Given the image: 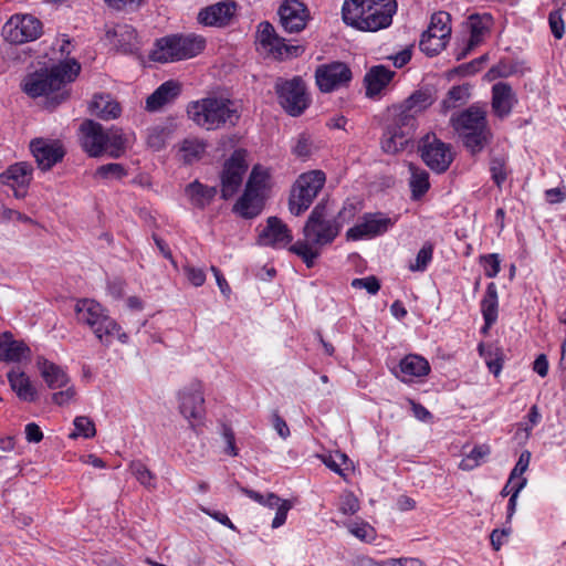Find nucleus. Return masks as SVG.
<instances>
[{"instance_id": "obj_1", "label": "nucleus", "mask_w": 566, "mask_h": 566, "mask_svg": "<svg viewBox=\"0 0 566 566\" xmlns=\"http://www.w3.org/2000/svg\"><path fill=\"white\" fill-rule=\"evenodd\" d=\"M431 104L432 98L428 92L416 91L400 105L394 106L384 127L381 149L391 155L403 150L416 130L417 116Z\"/></svg>"}, {"instance_id": "obj_2", "label": "nucleus", "mask_w": 566, "mask_h": 566, "mask_svg": "<svg viewBox=\"0 0 566 566\" xmlns=\"http://www.w3.org/2000/svg\"><path fill=\"white\" fill-rule=\"evenodd\" d=\"M81 65L66 61L24 76L21 88L30 97L44 96L48 107H56L70 96L69 84L78 75Z\"/></svg>"}, {"instance_id": "obj_3", "label": "nucleus", "mask_w": 566, "mask_h": 566, "mask_svg": "<svg viewBox=\"0 0 566 566\" xmlns=\"http://www.w3.org/2000/svg\"><path fill=\"white\" fill-rule=\"evenodd\" d=\"M342 224L327 218L326 202H318L308 216L304 228V240L290 245V251L300 256L308 269L313 268L321 254V248L331 244L339 234Z\"/></svg>"}, {"instance_id": "obj_4", "label": "nucleus", "mask_w": 566, "mask_h": 566, "mask_svg": "<svg viewBox=\"0 0 566 566\" xmlns=\"http://www.w3.org/2000/svg\"><path fill=\"white\" fill-rule=\"evenodd\" d=\"M396 11V0H346L342 15L348 25L361 31L376 32L391 24Z\"/></svg>"}, {"instance_id": "obj_5", "label": "nucleus", "mask_w": 566, "mask_h": 566, "mask_svg": "<svg viewBox=\"0 0 566 566\" xmlns=\"http://www.w3.org/2000/svg\"><path fill=\"white\" fill-rule=\"evenodd\" d=\"M187 116L206 130L235 126L240 119L237 104L223 97H205L192 101L187 106Z\"/></svg>"}, {"instance_id": "obj_6", "label": "nucleus", "mask_w": 566, "mask_h": 566, "mask_svg": "<svg viewBox=\"0 0 566 566\" xmlns=\"http://www.w3.org/2000/svg\"><path fill=\"white\" fill-rule=\"evenodd\" d=\"M451 124L467 150L473 156L480 154L492 140L486 111L482 106L473 104L454 114Z\"/></svg>"}, {"instance_id": "obj_7", "label": "nucleus", "mask_w": 566, "mask_h": 566, "mask_svg": "<svg viewBox=\"0 0 566 566\" xmlns=\"http://www.w3.org/2000/svg\"><path fill=\"white\" fill-rule=\"evenodd\" d=\"M80 133L81 146L91 157L108 154L118 158L125 153L128 138L118 127L105 129L99 123L85 119L80 126Z\"/></svg>"}, {"instance_id": "obj_8", "label": "nucleus", "mask_w": 566, "mask_h": 566, "mask_svg": "<svg viewBox=\"0 0 566 566\" xmlns=\"http://www.w3.org/2000/svg\"><path fill=\"white\" fill-rule=\"evenodd\" d=\"M75 314L78 323L87 325L96 338L105 345H109L115 337L122 343L127 335L120 333V326L109 317L102 305L93 300H80L75 305Z\"/></svg>"}, {"instance_id": "obj_9", "label": "nucleus", "mask_w": 566, "mask_h": 566, "mask_svg": "<svg viewBox=\"0 0 566 566\" xmlns=\"http://www.w3.org/2000/svg\"><path fill=\"white\" fill-rule=\"evenodd\" d=\"M206 40L197 34H170L157 39L149 54L154 62L168 63L195 57L203 51Z\"/></svg>"}, {"instance_id": "obj_10", "label": "nucleus", "mask_w": 566, "mask_h": 566, "mask_svg": "<svg viewBox=\"0 0 566 566\" xmlns=\"http://www.w3.org/2000/svg\"><path fill=\"white\" fill-rule=\"evenodd\" d=\"M326 182V175L322 170H310L297 177L292 186L289 198V210L294 216L305 212Z\"/></svg>"}, {"instance_id": "obj_11", "label": "nucleus", "mask_w": 566, "mask_h": 566, "mask_svg": "<svg viewBox=\"0 0 566 566\" xmlns=\"http://www.w3.org/2000/svg\"><path fill=\"white\" fill-rule=\"evenodd\" d=\"M255 43L268 55L276 60L297 57L305 51L302 45L287 44L269 21H262L258 24Z\"/></svg>"}, {"instance_id": "obj_12", "label": "nucleus", "mask_w": 566, "mask_h": 566, "mask_svg": "<svg viewBox=\"0 0 566 566\" xmlns=\"http://www.w3.org/2000/svg\"><path fill=\"white\" fill-rule=\"evenodd\" d=\"M279 104L291 116H300L310 105L306 85L300 76L279 80L275 84Z\"/></svg>"}, {"instance_id": "obj_13", "label": "nucleus", "mask_w": 566, "mask_h": 566, "mask_svg": "<svg viewBox=\"0 0 566 566\" xmlns=\"http://www.w3.org/2000/svg\"><path fill=\"white\" fill-rule=\"evenodd\" d=\"M42 33V22L32 14H14L2 27L3 39L12 44L34 41Z\"/></svg>"}, {"instance_id": "obj_14", "label": "nucleus", "mask_w": 566, "mask_h": 566, "mask_svg": "<svg viewBox=\"0 0 566 566\" xmlns=\"http://www.w3.org/2000/svg\"><path fill=\"white\" fill-rule=\"evenodd\" d=\"M398 221V216H388L384 212L365 213L360 221L346 232L347 240L371 239L385 234Z\"/></svg>"}, {"instance_id": "obj_15", "label": "nucleus", "mask_w": 566, "mask_h": 566, "mask_svg": "<svg viewBox=\"0 0 566 566\" xmlns=\"http://www.w3.org/2000/svg\"><path fill=\"white\" fill-rule=\"evenodd\" d=\"M352 78L350 67L340 61L321 64L315 70L316 85L323 93H331L342 87H347Z\"/></svg>"}, {"instance_id": "obj_16", "label": "nucleus", "mask_w": 566, "mask_h": 566, "mask_svg": "<svg viewBox=\"0 0 566 566\" xmlns=\"http://www.w3.org/2000/svg\"><path fill=\"white\" fill-rule=\"evenodd\" d=\"M421 158L433 171L444 172L451 165L453 156L450 146L436 135H427L421 140Z\"/></svg>"}, {"instance_id": "obj_17", "label": "nucleus", "mask_w": 566, "mask_h": 566, "mask_svg": "<svg viewBox=\"0 0 566 566\" xmlns=\"http://www.w3.org/2000/svg\"><path fill=\"white\" fill-rule=\"evenodd\" d=\"M178 409L191 427L192 420L200 419L205 412L203 389L200 380L193 379L178 391Z\"/></svg>"}, {"instance_id": "obj_18", "label": "nucleus", "mask_w": 566, "mask_h": 566, "mask_svg": "<svg viewBox=\"0 0 566 566\" xmlns=\"http://www.w3.org/2000/svg\"><path fill=\"white\" fill-rule=\"evenodd\" d=\"M247 168L243 150H235L226 161L221 175V197L224 200H228L238 191Z\"/></svg>"}, {"instance_id": "obj_19", "label": "nucleus", "mask_w": 566, "mask_h": 566, "mask_svg": "<svg viewBox=\"0 0 566 566\" xmlns=\"http://www.w3.org/2000/svg\"><path fill=\"white\" fill-rule=\"evenodd\" d=\"M277 14L281 27L287 33H300L311 19L307 7L300 0H285Z\"/></svg>"}, {"instance_id": "obj_20", "label": "nucleus", "mask_w": 566, "mask_h": 566, "mask_svg": "<svg viewBox=\"0 0 566 566\" xmlns=\"http://www.w3.org/2000/svg\"><path fill=\"white\" fill-rule=\"evenodd\" d=\"M30 149L38 167L43 171L50 170L65 156V149L59 139L34 138L30 143Z\"/></svg>"}, {"instance_id": "obj_21", "label": "nucleus", "mask_w": 566, "mask_h": 566, "mask_svg": "<svg viewBox=\"0 0 566 566\" xmlns=\"http://www.w3.org/2000/svg\"><path fill=\"white\" fill-rule=\"evenodd\" d=\"M237 8L238 4L232 0L208 6L199 11L198 21L208 27H227L235 15Z\"/></svg>"}, {"instance_id": "obj_22", "label": "nucleus", "mask_w": 566, "mask_h": 566, "mask_svg": "<svg viewBox=\"0 0 566 566\" xmlns=\"http://www.w3.org/2000/svg\"><path fill=\"white\" fill-rule=\"evenodd\" d=\"M292 240L291 230L277 217H270L266 226L259 234L260 243L272 248H285Z\"/></svg>"}, {"instance_id": "obj_23", "label": "nucleus", "mask_w": 566, "mask_h": 566, "mask_svg": "<svg viewBox=\"0 0 566 566\" xmlns=\"http://www.w3.org/2000/svg\"><path fill=\"white\" fill-rule=\"evenodd\" d=\"M32 179V166L28 163H17L11 165L0 175V181L14 190L17 198L25 195V189Z\"/></svg>"}, {"instance_id": "obj_24", "label": "nucleus", "mask_w": 566, "mask_h": 566, "mask_svg": "<svg viewBox=\"0 0 566 566\" xmlns=\"http://www.w3.org/2000/svg\"><path fill=\"white\" fill-rule=\"evenodd\" d=\"M396 72L385 65H374L365 74L364 85L366 96L377 98L392 81Z\"/></svg>"}, {"instance_id": "obj_25", "label": "nucleus", "mask_w": 566, "mask_h": 566, "mask_svg": "<svg viewBox=\"0 0 566 566\" xmlns=\"http://www.w3.org/2000/svg\"><path fill=\"white\" fill-rule=\"evenodd\" d=\"M517 103L516 95L509 83L497 82L492 86V111L499 118L507 117Z\"/></svg>"}, {"instance_id": "obj_26", "label": "nucleus", "mask_w": 566, "mask_h": 566, "mask_svg": "<svg viewBox=\"0 0 566 566\" xmlns=\"http://www.w3.org/2000/svg\"><path fill=\"white\" fill-rule=\"evenodd\" d=\"M429 361L417 354L405 356L400 363L396 376L403 382L412 381L413 378L424 377L430 373Z\"/></svg>"}, {"instance_id": "obj_27", "label": "nucleus", "mask_w": 566, "mask_h": 566, "mask_svg": "<svg viewBox=\"0 0 566 566\" xmlns=\"http://www.w3.org/2000/svg\"><path fill=\"white\" fill-rule=\"evenodd\" d=\"M36 366L41 377L44 379L48 387L51 389L63 388L67 386L71 381L69 375L61 366L43 357L38 358Z\"/></svg>"}, {"instance_id": "obj_28", "label": "nucleus", "mask_w": 566, "mask_h": 566, "mask_svg": "<svg viewBox=\"0 0 566 566\" xmlns=\"http://www.w3.org/2000/svg\"><path fill=\"white\" fill-rule=\"evenodd\" d=\"M264 198L265 195L245 188L243 195L235 202L233 211L245 219L255 218L264 207Z\"/></svg>"}, {"instance_id": "obj_29", "label": "nucleus", "mask_w": 566, "mask_h": 566, "mask_svg": "<svg viewBox=\"0 0 566 566\" xmlns=\"http://www.w3.org/2000/svg\"><path fill=\"white\" fill-rule=\"evenodd\" d=\"M180 94V85L175 81H167L163 83L153 94L146 99V109L156 112L164 105L174 101Z\"/></svg>"}, {"instance_id": "obj_30", "label": "nucleus", "mask_w": 566, "mask_h": 566, "mask_svg": "<svg viewBox=\"0 0 566 566\" xmlns=\"http://www.w3.org/2000/svg\"><path fill=\"white\" fill-rule=\"evenodd\" d=\"M185 193L193 207L205 209L211 203L217 195V188L206 186L198 180H195L186 186Z\"/></svg>"}, {"instance_id": "obj_31", "label": "nucleus", "mask_w": 566, "mask_h": 566, "mask_svg": "<svg viewBox=\"0 0 566 566\" xmlns=\"http://www.w3.org/2000/svg\"><path fill=\"white\" fill-rule=\"evenodd\" d=\"M91 113L103 120L115 119L120 115V105L109 95H95L90 105Z\"/></svg>"}, {"instance_id": "obj_32", "label": "nucleus", "mask_w": 566, "mask_h": 566, "mask_svg": "<svg viewBox=\"0 0 566 566\" xmlns=\"http://www.w3.org/2000/svg\"><path fill=\"white\" fill-rule=\"evenodd\" d=\"M8 380L12 390L23 401H34L36 399V390L32 386L30 378L23 371H10Z\"/></svg>"}, {"instance_id": "obj_33", "label": "nucleus", "mask_w": 566, "mask_h": 566, "mask_svg": "<svg viewBox=\"0 0 566 566\" xmlns=\"http://www.w3.org/2000/svg\"><path fill=\"white\" fill-rule=\"evenodd\" d=\"M30 353V348L23 343L12 340L11 335L6 333L3 335L2 343L0 344V358L10 361H21L27 358Z\"/></svg>"}, {"instance_id": "obj_34", "label": "nucleus", "mask_w": 566, "mask_h": 566, "mask_svg": "<svg viewBox=\"0 0 566 566\" xmlns=\"http://www.w3.org/2000/svg\"><path fill=\"white\" fill-rule=\"evenodd\" d=\"M115 44L125 53H132L137 50V32L128 24H117L113 30Z\"/></svg>"}, {"instance_id": "obj_35", "label": "nucleus", "mask_w": 566, "mask_h": 566, "mask_svg": "<svg viewBox=\"0 0 566 566\" xmlns=\"http://www.w3.org/2000/svg\"><path fill=\"white\" fill-rule=\"evenodd\" d=\"M497 290L495 283L491 282L481 302V311L486 326H491L497 318Z\"/></svg>"}, {"instance_id": "obj_36", "label": "nucleus", "mask_w": 566, "mask_h": 566, "mask_svg": "<svg viewBox=\"0 0 566 566\" xmlns=\"http://www.w3.org/2000/svg\"><path fill=\"white\" fill-rule=\"evenodd\" d=\"M410 180L409 186L412 199H420L430 188L429 174L413 164L409 165Z\"/></svg>"}, {"instance_id": "obj_37", "label": "nucleus", "mask_w": 566, "mask_h": 566, "mask_svg": "<svg viewBox=\"0 0 566 566\" xmlns=\"http://www.w3.org/2000/svg\"><path fill=\"white\" fill-rule=\"evenodd\" d=\"M448 40V38L438 35L436 32L423 31L419 41V48L427 56H436L444 50Z\"/></svg>"}, {"instance_id": "obj_38", "label": "nucleus", "mask_w": 566, "mask_h": 566, "mask_svg": "<svg viewBox=\"0 0 566 566\" xmlns=\"http://www.w3.org/2000/svg\"><path fill=\"white\" fill-rule=\"evenodd\" d=\"M270 178L269 169L256 165L252 168L245 188L264 195L269 188Z\"/></svg>"}, {"instance_id": "obj_39", "label": "nucleus", "mask_w": 566, "mask_h": 566, "mask_svg": "<svg viewBox=\"0 0 566 566\" xmlns=\"http://www.w3.org/2000/svg\"><path fill=\"white\" fill-rule=\"evenodd\" d=\"M234 485L241 493H243L251 500L255 501L256 503H259L263 506H268L270 509H274V507L277 509L279 505L284 501L282 499H280L274 493H268L266 495H262L261 493H259L256 491H253L245 486H242L239 482H235Z\"/></svg>"}, {"instance_id": "obj_40", "label": "nucleus", "mask_w": 566, "mask_h": 566, "mask_svg": "<svg viewBox=\"0 0 566 566\" xmlns=\"http://www.w3.org/2000/svg\"><path fill=\"white\" fill-rule=\"evenodd\" d=\"M129 470L137 481L146 489H156V475L142 461H133L129 464Z\"/></svg>"}, {"instance_id": "obj_41", "label": "nucleus", "mask_w": 566, "mask_h": 566, "mask_svg": "<svg viewBox=\"0 0 566 566\" xmlns=\"http://www.w3.org/2000/svg\"><path fill=\"white\" fill-rule=\"evenodd\" d=\"M451 15L446 11H438L431 15L430 24L426 31L436 32L443 38L451 35Z\"/></svg>"}, {"instance_id": "obj_42", "label": "nucleus", "mask_w": 566, "mask_h": 566, "mask_svg": "<svg viewBox=\"0 0 566 566\" xmlns=\"http://www.w3.org/2000/svg\"><path fill=\"white\" fill-rule=\"evenodd\" d=\"M180 150L182 153L184 161L187 164H192L193 161L200 159L205 153L206 143L198 139H185Z\"/></svg>"}, {"instance_id": "obj_43", "label": "nucleus", "mask_w": 566, "mask_h": 566, "mask_svg": "<svg viewBox=\"0 0 566 566\" xmlns=\"http://www.w3.org/2000/svg\"><path fill=\"white\" fill-rule=\"evenodd\" d=\"M96 434L94 422L86 416H78L74 419V432L70 434L71 439L82 436L85 439L93 438Z\"/></svg>"}, {"instance_id": "obj_44", "label": "nucleus", "mask_w": 566, "mask_h": 566, "mask_svg": "<svg viewBox=\"0 0 566 566\" xmlns=\"http://www.w3.org/2000/svg\"><path fill=\"white\" fill-rule=\"evenodd\" d=\"M433 254V245L429 242H426L422 248L419 250L415 262L409 264V270L412 272H423L428 264L432 260Z\"/></svg>"}, {"instance_id": "obj_45", "label": "nucleus", "mask_w": 566, "mask_h": 566, "mask_svg": "<svg viewBox=\"0 0 566 566\" xmlns=\"http://www.w3.org/2000/svg\"><path fill=\"white\" fill-rule=\"evenodd\" d=\"M469 98V90L465 86H453L447 94L442 104L444 108H455L464 104Z\"/></svg>"}, {"instance_id": "obj_46", "label": "nucleus", "mask_w": 566, "mask_h": 566, "mask_svg": "<svg viewBox=\"0 0 566 566\" xmlns=\"http://www.w3.org/2000/svg\"><path fill=\"white\" fill-rule=\"evenodd\" d=\"M490 453V449L486 446L474 447L471 452L462 459L460 468L462 470H472L480 464V461Z\"/></svg>"}, {"instance_id": "obj_47", "label": "nucleus", "mask_w": 566, "mask_h": 566, "mask_svg": "<svg viewBox=\"0 0 566 566\" xmlns=\"http://www.w3.org/2000/svg\"><path fill=\"white\" fill-rule=\"evenodd\" d=\"M127 171L122 164L109 163L96 169L95 176L103 179H122Z\"/></svg>"}, {"instance_id": "obj_48", "label": "nucleus", "mask_w": 566, "mask_h": 566, "mask_svg": "<svg viewBox=\"0 0 566 566\" xmlns=\"http://www.w3.org/2000/svg\"><path fill=\"white\" fill-rule=\"evenodd\" d=\"M470 25H471V34H470V39H469V50H472L474 46H476L481 42V39L488 28L484 24L483 20L480 19L478 15L470 17Z\"/></svg>"}, {"instance_id": "obj_49", "label": "nucleus", "mask_w": 566, "mask_h": 566, "mask_svg": "<svg viewBox=\"0 0 566 566\" xmlns=\"http://www.w3.org/2000/svg\"><path fill=\"white\" fill-rule=\"evenodd\" d=\"M490 171L492 180L496 184L497 187H501L502 184L506 180V167L504 158H492L490 163Z\"/></svg>"}, {"instance_id": "obj_50", "label": "nucleus", "mask_w": 566, "mask_h": 566, "mask_svg": "<svg viewBox=\"0 0 566 566\" xmlns=\"http://www.w3.org/2000/svg\"><path fill=\"white\" fill-rule=\"evenodd\" d=\"M359 510V502L352 492H345L339 499V511L345 515L355 514Z\"/></svg>"}, {"instance_id": "obj_51", "label": "nucleus", "mask_w": 566, "mask_h": 566, "mask_svg": "<svg viewBox=\"0 0 566 566\" xmlns=\"http://www.w3.org/2000/svg\"><path fill=\"white\" fill-rule=\"evenodd\" d=\"M324 463L332 471L343 476L344 473L342 465H345V469H348L350 461L345 453L337 452L335 455H329L328 458L324 459Z\"/></svg>"}, {"instance_id": "obj_52", "label": "nucleus", "mask_w": 566, "mask_h": 566, "mask_svg": "<svg viewBox=\"0 0 566 566\" xmlns=\"http://www.w3.org/2000/svg\"><path fill=\"white\" fill-rule=\"evenodd\" d=\"M166 144V132L164 128L157 126L148 130L147 145L154 150L161 149Z\"/></svg>"}, {"instance_id": "obj_53", "label": "nucleus", "mask_w": 566, "mask_h": 566, "mask_svg": "<svg viewBox=\"0 0 566 566\" xmlns=\"http://www.w3.org/2000/svg\"><path fill=\"white\" fill-rule=\"evenodd\" d=\"M352 286L354 289H365L371 295L377 294L380 290L379 280L374 275L361 279H354L352 281Z\"/></svg>"}, {"instance_id": "obj_54", "label": "nucleus", "mask_w": 566, "mask_h": 566, "mask_svg": "<svg viewBox=\"0 0 566 566\" xmlns=\"http://www.w3.org/2000/svg\"><path fill=\"white\" fill-rule=\"evenodd\" d=\"M349 532L364 542H371L375 538V530L367 523L352 524Z\"/></svg>"}, {"instance_id": "obj_55", "label": "nucleus", "mask_w": 566, "mask_h": 566, "mask_svg": "<svg viewBox=\"0 0 566 566\" xmlns=\"http://www.w3.org/2000/svg\"><path fill=\"white\" fill-rule=\"evenodd\" d=\"M484 273L488 277H495L500 272V258L497 254H486L481 256Z\"/></svg>"}, {"instance_id": "obj_56", "label": "nucleus", "mask_w": 566, "mask_h": 566, "mask_svg": "<svg viewBox=\"0 0 566 566\" xmlns=\"http://www.w3.org/2000/svg\"><path fill=\"white\" fill-rule=\"evenodd\" d=\"M531 460V452L525 450L521 453L517 463L512 470L509 479V483H513L515 479L518 481L522 479V474L527 470Z\"/></svg>"}, {"instance_id": "obj_57", "label": "nucleus", "mask_w": 566, "mask_h": 566, "mask_svg": "<svg viewBox=\"0 0 566 566\" xmlns=\"http://www.w3.org/2000/svg\"><path fill=\"white\" fill-rule=\"evenodd\" d=\"M526 482H527L526 479L522 478L520 481L514 483L512 486V494L510 496L509 504H507V515H506L507 522L511 521L512 516L515 513L517 496H518L520 492L523 490V488L526 485Z\"/></svg>"}, {"instance_id": "obj_58", "label": "nucleus", "mask_w": 566, "mask_h": 566, "mask_svg": "<svg viewBox=\"0 0 566 566\" xmlns=\"http://www.w3.org/2000/svg\"><path fill=\"white\" fill-rule=\"evenodd\" d=\"M548 23L553 35L556 39H562L565 32V25L562 18V13L558 10L552 11L549 13Z\"/></svg>"}, {"instance_id": "obj_59", "label": "nucleus", "mask_w": 566, "mask_h": 566, "mask_svg": "<svg viewBox=\"0 0 566 566\" xmlns=\"http://www.w3.org/2000/svg\"><path fill=\"white\" fill-rule=\"evenodd\" d=\"M105 3L118 11H136L145 0H104Z\"/></svg>"}, {"instance_id": "obj_60", "label": "nucleus", "mask_w": 566, "mask_h": 566, "mask_svg": "<svg viewBox=\"0 0 566 566\" xmlns=\"http://www.w3.org/2000/svg\"><path fill=\"white\" fill-rule=\"evenodd\" d=\"M313 144L308 136L301 135L293 147V154L301 158H306L312 154Z\"/></svg>"}, {"instance_id": "obj_61", "label": "nucleus", "mask_w": 566, "mask_h": 566, "mask_svg": "<svg viewBox=\"0 0 566 566\" xmlns=\"http://www.w3.org/2000/svg\"><path fill=\"white\" fill-rule=\"evenodd\" d=\"M184 272H185V275L187 276L188 281L193 286L198 287V286L203 285L205 281H206V273L202 269L195 268L192 265H186L184 268Z\"/></svg>"}, {"instance_id": "obj_62", "label": "nucleus", "mask_w": 566, "mask_h": 566, "mask_svg": "<svg viewBox=\"0 0 566 566\" xmlns=\"http://www.w3.org/2000/svg\"><path fill=\"white\" fill-rule=\"evenodd\" d=\"M65 387H66L65 390H60L52 395V401L54 403H56L59 406H64L74 399V397L76 395L75 388L73 386H69V385Z\"/></svg>"}, {"instance_id": "obj_63", "label": "nucleus", "mask_w": 566, "mask_h": 566, "mask_svg": "<svg viewBox=\"0 0 566 566\" xmlns=\"http://www.w3.org/2000/svg\"><path fill=\"white\" fill-rule=\"evenodd\" d=\"M292 509V504L290 501H283L279 507L276 509V513H275V516L272 521V527L273 528H277L280 526H282L285 521H286V516H287V512Z\"/></svg>"}, {"instance_id": "obj_64", "label": "nucleus", "mask_w": 566, "mask_h": 566, "mask_svg": "<svg viewBox=\"0 0 566 566\" xmlns=\"http://www.w3.org/2000/svg\"><path fill=\"white\" fill-rule=\"evenodd\" d=\"M545 200L551 203H560L566 199V188L565 187H556L545 190Z\"/></svg>"}]
</instances>
